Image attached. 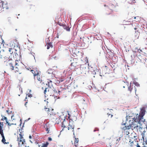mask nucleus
<instances>
[{"mask_svg":"<svg viewBox=\"0 0 147 147\" xmlns=\"http://www.w3.org/2000/svg\"><path fill=\"white\" fill-rule=\"evenodd\" d=\"M7 61V65L9 69L16 73V76L17 79L20 81H22L23 79V75L22 73L20 72V67L18 64V60H15L14 59L8 60Z\"/></svg>","mask_w":147,"mask_h":147,"instance_id":"f257e3e1","label":"nucleus"},{"mask_svg":"<svg viewBox=\"0 0 147 147\" xmlns=\"http://www.w3.org/2000/svg\"><path fill=\"white\" fill-rule=\"evenodd\" d=\"M130 116H127V120L129 119L128 124L126 125V123H121L122 125L125 126L121 128L122 130L125 135H128L129 134V131L130 129H137L138 127V123L136 121H135L133 118H130Z\"/></svg>","mask_w":147,"mask_h":147,"instance_id":"f03ea898","label":"nucleus"},{"mask_svg":"<svg viewBox=\"0 0 147 147\" xmlns=\"http://www.w3.org/2000/svg\"><path fill=\"white\" fill-rule=\"evenodd\" d=\"M33 71H34L33 75L35 83L36 85H38L42 81V76L41 72L38 69H36Z\"/></svg>","mask_w":147,"mask_h":147,"instance_id":"7ed1b4c3","label":"nucleus"},{"mask_svg":"<svg viewBox=\"0 0 147 147\" xmlns=\"http://www.w3.org/2000/svg\"><path fill=\"white\" fill-rule=\"evenodd\" d=\"M106 7V13L107 15L111 14L114 11L117 10L116 6L110 3H108L104 5Z\"/></svg>","mask_w":147,"mask_h":147,"instance_id":"20e7f679","label":"nucleus"},{"mask_svg":"<svg viewBox=\"0 0 147 147\" xmlns=\"http://www.w3.org/2000/svg\"><path fill=\"white\" fill-rule=\"evenodd\" d=\"M145 108L143 107L141 109L139 115H138V114H137L136 118H135V117H132V116L130 117V118H133L135 121H137L138 123V122H140L142 121L144 122V121L143 120V117L145 115Z\"/></svg>","mask_w":147,"mask_h":147,"instance_id":"39448f33","label":"nucleus"},{"mask_svg":"<svg viewBox=\"0 0 147 147\" xmlns=\"http://www.w3.org/2000/svg\"><path fill=\"white\" fill-rule=\"evenodd\" d=\"M49 114L50 115V119L54 123H58L59 121H61L60 116L58 113L53 114L49 113Z\"/></svg>","mask_w":147,"mask_h":147,"instance_id":"423d86ee","label":"nucleus"},{"mask_svg":"<svg viewBox=\"0 0 147 147\" xmlns=\"http://www.w3.org/2000/svg\"><path fill=\"white\" fill-rule=\"evenodd\" d=\"M47 80L46 85L48 86V87L49 88V89L48 88H46L44 91V93L45 95H47V96H48V95H50V93L49 92V91L52 89V87H53V82L49 79H47Z\"/></svg>","mask_w":147,"mask_h":147,"instance_id":"0eeeda50","label":"nucleus"},{"mask_svg":"<svg viewBox=\"0 0 147 147\" xmlns=\"http://www.w3.org/2000/svg\"><path fill=\"white\" fill-rule=\"evenodd\" d=\"M75 128L74 123L71 120V121L69 120V125L68 127V129L71 132H73V134H74V129Z\"/></svg>","mask_w":147,"mask_h":147,"instance_id":"6e6552de","label":"nucleus"},{"mask_svg":"<svg viewBox=\"0 0 147 147\" xmlns=\"http://www.w3.org/2000/svg\"><path fill=\"white\" fill-rule=\"evenodd\" d=\"M19 138L20 140L19 139V138L18 137L17 140L18 141L19 145H22L24 144V143L25 142V139H23V136L22 135L21 133L19 134Z\"/></svg>","mask_w":147,"mask_h":147,"instance_id":"1a4fd4ad","label":"nucleus"},{"mask_svg":"<svg viewBox=\"0 0 147 147\" xmlns=\"http://www.w3.org/2000/svg\"><path fill=\"white\" fill-rule=\"evenodd\" d=\"M0 6H1L3 9H7L8 8L7 2L6 1H3L0 0Z\"/></svg>","mask_w":147,"mask_h":147,"instance_id":"9d476101","label":"nucleus"},{"mask_svg":"<svg viewBox=\"0 0 147 147\" xmlns=\"http://www.w3.org/2000/svg\"><path fill=\"white\" fill-rule=\"evenodd\" d=\"M106 56L109 58L111 59L114 56V53L110 50L108 49V51H107Z\"/></svg>","mask_w":147,"mask_h":147,"instance_id":"9b49d317","label":"nucleus"},{"mask_svg":"<svg viewBox=\"0 0 147 147\" xmlns=\"http://www.w3.org/2000/svg\"><path fill=\"white\" fill-rule=\"evenodd\" d=\"M3 123L0 122V134L2 138L5 137L3 133Z\"/></svg>","mask_w":147,"mask_h":147,"instance_id":"f8f14e48","label":"nucleus"},{"mask_svg":"<svg viewBox=\"0 0 147 147\" xmlns=\"http://www.w3.org/2000/svg\"><path fill=\"white\" fill-rule=\"evenodd\" d=\"M134 90L135 92H136V89L135 88V86L133 84H130L129 86H128V90L131 93Z\"/></svg>","mask_w":147,"mask_h":147,"instance_id":"ddd939ff","label":"nucleus"},{"mask_svg":"<svg viewBox=\"0 0 147 147\" xmlns=\"http://www.w3.org/2000/svg\"><path fill=\"white\" fill-rule=\"evenodd\" d=\"M13 49L11 48H9V52L11 54V56H9V58L6 61H4V62H6V65L7 64V61H8V60L9 59V58H10V59H9L10 60H11V59H14L15 60H16V59H15L14 58H12L11 57H12V53H13V52L12 51H11Z\"/></svg>","mask_w":147,"mask_h":147,"instance_id":"4468645a","label":"nucleus"},{"mask_svg":"<svg viewBox=\"0 0 147 147\" xmlns=\"http://www.w3.org/2000/svg\"><path fill=\"white\" fill-rule=\"evenodd\" d=\"M49 143L47 142L46 143L42 144H38L39 147H47Z\"/></svg>","mask_w":147,"mask_h":147,"instance_id":"2eb2a0df","label":"nucleus"},{"mask_svg":"<svg viewBox=\"0 0 147 147\" xmlns=\"http://www.w3.org/2000/svg\"><path fill=\"white\" fill-rule=\"evenodd\" d=\"M71 67L73 66L74 67H77L78 63L77 62H74L71 63Z\"/></svg>","mask_w":147,"mask_h":147,"instance_id":"dca6fc26","label":"nucleus"},{"mask_svg":"<svg viewBox=\"0 0 147 147\" xmlns=\"http://www.w3.org/2000/svg\"><path fill=\"white\" fill-rule=\"evenodd\" d=\"M63 28L66 31H70V28L69 27L67 26L66 25L63 24L62 26Z\"/></svg>","mask_w":147,"mask_h":147,"instance_id":"f3484780","label":"nucleus"},{"mask_svg":"<svg viewBox=\"0 0 147 147\" xmlns=\"http://www.w3.org/2000/svg\"><path fill=\"white\" fill-rule=\"evenodd\" d=\"M47 45V49H50V48H52L53 47V45L52 43L51 42L48 43L46 44Z\"/></svg>","mask_w":147,"mask_h":147,"instance_id":"a211bd4d","label":"nucleus"},{"mask_svg":"<svg viewBox=\"0 0 147 147\" xmlns=\"http://www.w3.org/2000/svg\"><path fill=\"white\" fill-rule=\"evenodd\" d=\"M75 141L74 142V144L75 146L76 147H77V146L78 144V142L79 141L78 139L75 138Z\"/></svg>","mask_w":147,"mask_h":147,"instance_id":"6ab92c4d","label":"nucleus"},{"mask_svg":"<svg viewBox=\"0 0 147 147\" xmlns=\"http://www.w3.org/2000/svg\"><path fill=\"white\" fill-rule=\"evenodd\" d=\"M38 69L36 67L33 68L32 69L30 68H29L28 69V70H29V71H30L32 72V73L33 74V73H34V71H34V69Z\"/></svg>","mask_w":147,"mask_h":147,"instance_id":"aec40b11","label":"nucleus"},{"mask_svg":"<svg viewBox=\"0 0 147 147\" xmlns=\"http://www.w3.org/2000/svg\"><path fill=\"white\" fill-rule=\"evenodd\" d=\"M6 140H5V137H3L2 138V140H1V142L4 144H7L9 143V142H8L7 143L5 142Z\"/></svg>","mask_w":147,"mask_h":147,"instance_id":"412c9836","label":"nucleus"},{"mask_svg":"<svg viewBox=\"0 0 147 147\" xmlns=\"http://www.w3.org/2000/svg\"><path fill=\"white\" fill-rule=\"evenodd\" d=\"M88 67H87L86 69V67H85V69H84L83 70V72L85 74H86V73H87L88 71Z\"/></svg>","mask_w":147,"mask_h":147,"instance_id":"4be33fe9","label":"nucleus"},{"mask_svg":"<svg viewBox=\"0 0 147 147\" xmlns=\"http://www.w3.org/2000/svg\"><path fill=\"white\" fill-rule=\"evenodd\" d=\"M121 138L120 137H119V138H116L115 139H116V144H118L119 142V141L121 140Z\"/></svg>","mask_w":147,"mask_h":147,"instance_id":"5701e85b","label":"nucleus"},{"mask_svg":"<svg viewBox=\"0 0 147 147\" xmlns=\"http://www.w3.org/2000/svg\"><path fill=\"white\" fill-rule=\"evenodd\" d=\"M134 0L133 1L132 0H127L128 2L130 4H132L134 3Z\"/></svg>","mask_w":147,"mask_h":147,"instance_id":"b1692460","label":"nucleus"},{"mask_svg":"<svg viewBox=\"0 0 147 147\" xmlns=\"http://www.w3.org/2000/svg\"><path fill=\"white\" fill-rule=\"evenodd\" d=\"M4 120L5 121H6V124H7V125H9V123L8 121H7V119L6 117H4Z\"/></svg>","mask_w":147,"mask_h":147,"instance_id":"393cba45","label":"nucleus"},{"mask_svg":"<svg viewBox=\"0 0 147 147\" xmlns=\"http://www.w3.org/2000/svg\"><path fill=\"white\" fill-rule=\"evenodd\" d=\"M4 40L2 39V38L1 36H0V44H3V42Z\"/></svg>","mask_w":147,"mask_h":147,"instance_id":"a878e982","label":"nucleus"},{"mask_svg":"<svg viewBox=\"0 0 147 147\" xmlns=\"http://www.w3.org/2000/svg\"><path fill=\"white\" fill-rule=\"evenodd\" d=\"M45 110L46 111H47L48 112V114H49V113H50V111H49V108H45Z\"/></svg>","mask_w":147,"mask_h":147,"instance_id":"bb28decb","label":"nucleus"},{"mask_svg":"<svg viewBox=\"0 0 147 147\" xmlns=\"http://www.w3.org/2000/svg\"><path fill=\"white\" fill-rule=\"evenodd\" d=\"M107 114L108 115V117L110 118H111L113 116V115L111 114L108 113Z\"/></svg>","mask_w":147,"mask_h":147,"instance_id":"cd10ccee","label":"nucleus"},{"mask_svg":"<svg viewBox=\"0 0 147 147\" xmlns=\"http://www.w3.org/2000/svg\"><path fill=\"white\" fill-rule=\"evenodd\" d=\"M45 129H46V131L47 132V133L48 134L49 133V132L50 130H49V128H48V127H47L45 128Z\"/></svg>","mask_w":147,"mask_h":147,"instance_id":"c85d7f7f","label":"nucleus"},{"mask_svg":"<svg viewBox=\"0 0 147 147\" xmlns=\"http://www.w3.org/2000/svg\"><path fill=\"white\" fill-rule=\"evenodd\" d=\"M32 94H27L26 96H27L28 97H30L31 98L32 97Z\"/></svg>","mask_w":147,"mask_h":147,"instance_id":"c756f323","label":"nucleus"},{"mask_svg":"<svg viewBox=\"0 0 147 147\" xmlns=\"http://www.w3.org/2000/svg\"><path fill=\"white\" fill-rule=\"evenodd\" d=\"M6 57H3L1 55V57H0V58L1 59H4V60H3V61H5V58ZM7 60H6V61Z\"/></svg>","mask_w":147,"mask_h":147,"instance_id":"7c9ffc66","label":"nucleus"},{"mask_svg":"<svg viewBox=\"0 0 147 147\" xmlns=\"http://www.w3.org/2000/svg\"><path fill=\"white\" fill-rule=\"evenodd\" d=\"M58 24L60 26H62L63 25V23H61L59 22L58 23Z\"/></svg>","mask_w":147,"mask_h":147,"instance_id":"2f4dec72","label":"nucleus"},{"mask_svg":"<svg viewBox=\"0 0 147 147\" xmlns=\"http://www.w3.org/2000/svg\"><path fill=\"white\" fill-rule=\"evenodd\" d=\"M139 48H138V47H136L135 48L134 50L136 52H138V49H139Z\"/></svg>","mask_w":147,"mask_h":147,"instance_id":"473e14b6","label":"nucleus"},{"mask_svg":"<svg viewBox=\"0 0 147 147\" xmlns=\"http://www.w3.org/2000/svg\"><path fill=\"white\" fill-rule=\"evenodd\" d=\"M138 51L139 53H140L141 52H142V50L140 49V48L138 49Z\"/></svg>","mask_w":147,"mask_h":147,"instance_id":"72a5a7b5","label":"nucleus"},{"mask_svg":"<svg viewBox=\"0 0 147 147\" xmlns=\"http://www.w3.org/2000/svg\"><path fill=\"white\" fill-rule=\"evenodd\" d=\"M2 116V119H1V120L3 121V120H4V117H6L4 116Z\"/></svg>","mask_w":147,"mask_h":147,"instance_id":"f704fd0d","label":"nucleus"},{"mask_svg":"<svg viewBox=\"0 0 147 147\" xmlns=\"http://www.w3.org/2000/svg\"><path fill=\"white\" fill-rule=\"evenodd\" d=\"M48 140H49V141H51V140H52V138H50V137H49V138H48Z\"/></svg>","mask_w":147,"mask_h":147,"instance_id":"c9c22d12","label":"nucleus"},{"mask_svg":"<svg viewBox=\"0 0 147 147\" xmlns=\"http://www.w3.org/2000/svg\"><path fill=\"white\" fill-rule=\"evenodd\" d=\"M59 81V83H60L61 82H62L63 81V79H61V80H60Z\"/></svg>","mask_w":147,"mask_h":147,"instance_id":"e433bc0d","label":"nucleus"},{"mask_svg":"<svg viewBox=\"0 0 147 147\" xmlns=\"http://www.w3.org/2000/svg\"><path fill=\"white\" fill-rule=\"evenodd\" d=\"M145 63L146 64V65H147V59H146V60H145Z\"/></svg>","mask_w":147,"mask_h":147,"instance_id":"4c0bfd02","label":"nucleus"},{"mask_svg":"<svg viewBox=\"0 0 147 147\" xmlns=\"http://www.w3.org/2000/svg\"><path fill=\"white\" fill-rule=\"evenodd\" d=\"M14 124L13 123H10L9 125H8V126H11V125H14Z\"/></svg>","mask_w":147,"mask_h":147,"instance_id":"58836bf2","label":"nucleus"},{"mask_svg":"<svg viewBox=\"0 0 147 147\" xmlns=\"http://www.w3.org/2000/svg\"><path fill=\"white\" fill-rule=\"evenodd\" d=\"M98 129H95L94 130V131H98Z\"/></svg>","mask_w":147,"mask_h":147,"instance_id":"ea45409f","label":"nucleus"},{"mask_svg":"<svg viewBox=\"0 0 147 147\" xmlns=\"http://www.w3.org/2000/svg\"><path fill=\"white\" fill-rule=\"evenodd\" d=\"M59 37V36L58 34H57L56 37H57V38H58Z\"/></svg>","mask_w":147,"mask_h":147,"instance_id":"a19ab883","label":"nucleus"},{"mask_svg":"<svg viewBox=\"0 0 147 147\" xmlns=\"http://www.w3.org/2000/svg\"><path fill=\"white\" fill-rule=\"evenodd\" d=\"M25 101H27V96H26L25 99Z\"/></svg>","mask_w":147,"mask_h":147,"instance_id":"79ce46f5","label":"nucleus"},{"mask_svg":"<svg viewBox=\"0 0 147 147\" xmlns=\"http://www.w3.org/2000/svg\"><path fill=\"white\" fill-rule=\"evenodd\" d=\"M109 144H109V145H110V146L111 147V146L112 145V144H111V143H110Z\"/></svg>","mask_w":147,"mask_h":147,"instance_id":"37998d69","label":"nucleus"},{"mask_svg":"<svg viewBox=\"0 0 147 147\" xmlns=\"http://www.w3.org/2000/svg\"><path fill=\"white\" fill-rule=\"evenodd\" d=\"M28 103V102H26L25 104V105L26 106L27 104V103Z\"/></svg>","mask_w":147,"mask_h":147,"instance_id":"c03bdc74","label":"nucleus"},{"mask_svg":"<svg viewBox=\"0 0 147 147\" xmlns=\"http://www.w3.org/2000/svg\"><path fill=\"white\" fill-rule=\"evenodd\" d=\"M29 138H30V139H31L32 138V137L31 136H29Z\"/></svg>","mask_w":147,"mask_h":147,"instance_id":"a18cd8bd","label":"nucleus"},{"mask_svg":"<svg viewBox=\"0 0 147 147\" xmlns=\"http://www.w3.org/2000/svg\"><path fill=\"white\" fill-rule=\"evenodd\" d=\"M62 127H65V126H64V125H63V124H62Z\"/></svg>","mask_w":147,"mask_h":147,"instance_id":"49530a36","label":"nucleus"},{"mask_svg":"<svg viewBox=\"0 0 147 147\" xmlns=\"http://www.w3.org/2000/svg\"><path fill=\"white\" fill-rule=\"evenodd\" d=\"M105 144L104 142H102V145H103V144Z\"/></svg>","mask_w":147,"mask_h":147,"instance_id":"de8ad7c7","label":"nucleus"},{"mask_svg":"<svg viewBox=\"0 0 147 147\" xmlns=\"http://www.w3.org/2000/svg\"><path fill=\"white\" fill-rule=\"evenodd\" d=\"M70 115H69V116H68V118L69 119V118H70Z\"/></svg>","mask_w":147,"mask_h":147,"instance_id":"09e8293b","label":"nucleus"},{"mask_svg":"<svg viewBox=\"0 0 147 147\" xmlns=\"http://www.w3.org/2000/svg\"><path fill=\"white\" fill-rule=\"evenodd\" d=\"M137 28H134V29L135 30H137Z\"/></svg>","mask_w":147,"mask_h":147,"instance_id":"8fccbe9b","label":"nucleus"},{"mask_svg":"<svg viewBox=\"0 0 147 147\" xmlns=\"http://www.w3.org/2000/svg\"><path fill=\"white\" fill-rule=\"evenodd\" d=\"M136 17H134V19H136Z\"/></svg>","mask_w":147,"mask_h":147,"instance_id":"3c124183","label":"nucleus"},{"mask_svg":"<svg viewBox=\"0 0 147 147\" xmlns=\"http://www.w3.org/2000/svg\"><path fill=\"white\" fill-rule=\"evenodd\" d=\"M60 92V91H59V92Z\"/></svg>","mask_w":147,"mask_h":147,"instance_id":"603ef678","label":"nucleus"},{"mask_svg":"<svg viewBox=\"0 0 147 147\" xmlns=\"http://www.w3.org/2000/svg\"><path fill=\"white\" fill-rule=\"evenodd\" d=\"M123 88H125V86H123Z\"/></svg>","mask_w":147,"mask_h":147,"instance_id":"864d4df0","label":"nucleus"},{"mask_svg":"<svg viewBox=\"0 0 147 147\" xmlns=\"http://www.w3.org/2000/svg\"><path fill=\"white\" fill-rule=\"evenodd\" d=\"M17 30V29H16V30Z\"/></svg>","mask_w":147,"mask_h":147,"instance_id":"5fc2aeb1","label":"nucleus"},{"mask_svg":"<svg viewBox=\"0 0 147 147\" xmlns=\"http://www.w3.org/2000/svg\"><path fill=\"white\" fill-rule=\"evenodd\" d=\"M144 143L143 144V145H144Z\"/></svg>","mask_w":147,"mask_h":147,"instance_id":"6e6d98bb","label":"nucleus"},{"mask_svg":"<svg viewBox=\"0 0 147 147\" xmlns=\"http://www.w3.org/2000/svg\"><path fill=\"white\" fill-rule=\"evenodd\" d=\"M29 147V146H28V147Z\"/></svg>","mask_w":147,"mask_h":147,"instance_id":"4d7b16f0","label":"nucleus"}]
</instances>
